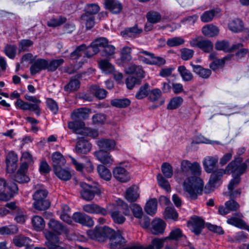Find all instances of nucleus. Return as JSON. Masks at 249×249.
<instances>
[{"mask_svg":"<svg viewBox=\"0 0 249 249\" xmlns=\"http://www.w3.org/2000/svg\"><path fill=\"white\" fill-rule=\"evenodd\" d=\"M180 170L187 177L183 182L184 190L188 194L191 199H196L198 196L202 195L204 186L203 181L198 177L201 172L199 164L196 161L192 163L184 160L180 163Z\"/></svg>","mask_w":249,"mask_h":249,"instance_id":"1","label":"nucleus"},{"mask_svg":"<svg viewBox=\"0 0 249 249\" xmlns=\"http://www.w3.org/2000/svg\"><path fill=\"white\" fill-rule=\"evenodd\" d=\"M81 190L80 191V196L83 199L89 201L92 200L96 195L101 193L100 189L96 186L89 185L83 182H80Z\"/></svg>","mask_w":249,"mask_h":249,"instance_id":"2","label":"nucleus"},{"mask_svg":"<svg viewBox=\"0 0 249 249\" xmlns=\"http://www.w3.org/2000/svg\"><path fill=\"white\" fill-rule=\"evenodd\" d=\"M243 159L240 157H235L226 167L227 174L241 175L246 172V166L242 163Z\"/></svg>","mask_w":249,"mask_h":249,"instance_id":"3","label":"nucleus"},{"mask_svg":"<svg viewBox=\"0 0 249 249\" xmlns=\"http://www.w3.org/2000/svg\"><path fill=\"white\" fill-rule=\"evenodd\" d=\"M212 173L208 183L204 188V192L205 194H209L214 187L215 184L221 179L223 176L227 174L226 169L216 168L213 170Z\"/></svg>","mask_w":249,"mask_h":249,"instance_id":"4","label":"nucleus"},{"mask_svg":"<svg viewBox=\"0 0 249 249\" xmlns=\"http://www.w3.org/2000/svg\"><path fill=\"white\" fill-rule=\"evenodd\" d=\"M190 44L192 47H198L205 53H210L213 50V43L207 39H204L201 37H197L192 39L190 41Z\"/></svg>","mask_w":249,"mask_h":249,"instance_id":"5","label":"nucleus"},{"mask_svg":"<svg viewBox=\"0 0 249 249\" xmlns=\"http://www.w3.org/2000/svg\"><path fill=\"white\" fill-rule=\"evenodd\" d=\"M45 236L47 240L45 245L49 249H67L65 247H61L57 245L59 242L58 236L50 231L45 232Z\"/></svg>","mask_w":249,"mask_h":249,"instance_id":"6","label":"nucleus"},{"mask_svg":"<svg viewBox=\"0 0 249 249\" xmlns=\"http://www.w3.org/2000/svg\"><path fill=\"white\" fill-rule=\"evenodd\" d=\"M126 241L122 236L121 231H117L116 234L109 240L108 247L111 249H122L126 245Z\"/></svg>","mask_w":249,"mask_h":249,"instance_id":"7","label":"nucleus"},{"mask_svg":"<svg viewBox=\"0 0 249 249\" xmlns=\"http://www.w3.org/2000/svg\"><path fill=\"white\" fill-rule=\"evenodd\" d=\"M28 166L27 163H22L17 172L14 175V180L19 183H27L30 180V178L26 175Z\"/></svg>","mask_w":249,"mask_h":249,"instance_id":"8","label":"nucleus"},{"mask_svg":"<svg viewBox=\"0 0 249 249\" xmlns=\"http://www.w3.org/2000/svg\"><path fill=\"white\" fill-rule=\"evenodd\" d=\"M218 157L217 155L214 156H207L203 161V165L205 171L208 173H211L213 170L217 168L218 166Z\"/></svg>","mask_w":249,"mask_h":249,"instance_id":"9","label":"nucleus"},{"mask_svg":"<svg viewBox=\"0 0 249 249\" xmlns=\"http://www.w3.org/2000/svg\"><path fill=\"white\" fill-rule=\"evenodd\" d=\"M72 219L77 223L88 227L92 226L94 222L92 218L84 213L80 212L74 213L72 216Z\"/></svg>","mask_w":249,"mask_h":249,"instance_id":"10","label":"nucleus"},{"mask_svg":"<svg viewBox=\"0 0 249 249\" xmlns=\"http://www.w3.org/2000/svg\"><path fill=\"white\" fill-rule=\"evenodd\" d=\"M91 148V143L84 138H79L75 145V152L78 154H86Z\"/></svg>","mask_w":249,"mask_h":249,"instance_id":"11","label":"nucleus"},{"mask_svg":"<svg viewBox=\"0 0 249 249\" xmlns=\"http://www.w3.org/2000/svg\"><path fill=\"white\" fill-rule=\"evenodd\" d=\"M112 173L113 177L117 180L122 182H126L130 179L129 173L125 168L121 166H118L114 168Z\"/></svg>","mask_w":249,"mask_h":249,"instance_id":"12","label":"nucleus"},{"mask_svg":"<svg viewBox=\"0 0 249 249\" xmlns=\"http://www.w3.org/2000/svg\"><path fill=\"white\" fill-rule=\"evenodd\" d=\"M48 60L45 59H37L36 60L30 68L31 74L34 75L42 70H47Z\"/></svg>","mask_w":249,"mask_h":249,"instance_id":"13","label":"nucleus"},{"mask_svg":"<svg viewBox=\"0 0 249 249\" xmlns=\"http://www.w3.org/2000/svg\"><path fill=\"white\" fill-rule=\"evenodd\" d=\"M15 105L21 109L34 111L37 116L40 115V109L39 106H37V105H32V103L24 102L20 99H18L15 103Z\"/></svg>","mask_w":249,"mask_h":249,"instance_id":"14","label":"nucleus"},{"mask_svg":"<svg viewBox=\"0 0 249 249\" xmlns=\"http://www.w3.org/2000/svg\"><path fill=\"white\" fill-rule=\"evenodd\" d=\"M83 210L86 213L92 214H101L103 215L107 214V211L97 204L90 203L84 205Z\"/></svg>","mask_w":249,"mask_h":249,"instance_id":"15","label":"nucleus"},{"mask_svg":"<svg viewBox=\"0 0 249 249\" xmlns=\"http://www.w3.org/2000/svg\"><path fill=\"white\" fill-rule=\"evenodd\" d=\"M48 226L49 228L54 232L58 234H61L63 233H68L69 231L67 227L62 224L58 221L55 220L54 219H51L49 223Z\"/></svg>","mask_w":249,"mask_h":249,"instance_id":"16","label":"nucleus"},{"mask_svg":"<svg viewBox=\"0 0 249 249\" xmlns=\"http://www.w3.org/2000/svg\"><path fill=\"white\" fill-rule=\"evenodd\" d=\"M192 231L196 235L200 234L204 228V221L199 217L195 216L191 218Z\"/></svg>","mask_w":249,"mask_h":249,"instance_id":"17","label":"nucleus"},{"mask_svg":"<svg viewBox=\"0 0 249 249\" xmlns=\"http://www.w3.org/2000/svg\"><path fill=\"white\" fill-rule=\"evenodd\" d=\"M166 223L160 219H155L151 222V231L152 234L158 235L164 232Z\"/></svg>","mask_w":249,"mask_h":249,"instance_id":"18","label":"nucleus"},{"mask_svg":"<svg viewBox=\"0 0 249 249\" xmlns=\"http://www.w3.org/2000/svg\"><path fill=\"white\" fill-rule=\"evenodd\" d=\"M96 143L100 150L103 151H110L113 149L116 145L114 140L108 139H101L97 141Z\"/></svg>","mask_w":249,"mask_h":249,"instance_id":"19","label":"nucleus"},{"mask_svg":"<svg viewBox=\"0 0 249 249\" xmlns=\"http://www.w3.org/2000/svg\"><path fill=\"white\" fill-rule=\"evenodd\" d=\"M17 161V155L13 151L9 152L6 159L7 169L9 172H12L16 170L18 166Z\"/></svg>","mask_w":249,"mask_h":249,"instance_id":"20","label":"nucleus"},{"mask_svg":"<svg viewBox=\"0 0 249 249\" xmlns=\"http://www.w3.org/2000/svg\"><path fill=\"white\" fill-rule=\"evenodd\" d=\"M105 8L113 14L119 13L123 9L122 4L118 0H105Z\"/></svg>","mask_w":249,"mask_h":249,"instance_id":"21","label":"nucleus"},{"mask_svg":"<svg viewBox=\"0 0 249 249\" xmlns=\"http://www.w3.org/2000/svg\"><path fill=\"white\" fill-rule=\"evenodd\" d=\"M94 155L97 159L104 164L111 165L113 163V160L111 158L109 153H108L107 151L99 150L95 152Z\"/></svg>","mask_w":249,"mask_h":249,"instance_id":"22","label":"nucleus"},{"mask_svg":"<svg viewBox=\"0 0 249 249\" xmlns=\"http://www.w3.org/2000/svg\"><path fill=\"white\" fill-rule=\"evenodd\" d=\"M233 215L238 217L232 216L231 218H228L227 220V223L237 228H245L247 226L246 222L242 219L239 218L243 217L242 214L240 212H237L234 213Z\"/></svg>","mask_w":249,"mask_h":249,"instance_id":"23","label":"nucleus"},{"mask_svg":"<svg viewBox=\"0 0 249 249\" xmlns=\"http://www.w3.org/2000/svg\"><path fill=\"white\" fill-rule=\"evenodd\" d=\"M87 234L89 238L91 239L100 242L104 241V236L103 233L102 227H96L94 229L89 230Z\"/></svg>","mask_w":249,"mask_h":249,"instance_id":"24","label":"nucleus"},{"mask_svg":"<svg viewBox=\"0 0 249 249\" xmlns=\"http://www.w3.org/2000/svg\"><path fill=\"white\" fill-rule=\"evenodd\" d=\"M125 72L127 74H134L136 77L142 79L144 77V71L140 66H137L134 64H130L125 69Z\"/></svg>","mask_w":249,"mask_h":249,"instance_id":"25","label":"nucleus"},{"mask_svg":"<svg viewBox=\"0 0 249 249\" xmlns=\"http://www.w3.org/2000/svg\"><path fill=\"white\" fill-rule=\"evenodd\" d=\"M190 65L193 68V71L203 78H209L212 73L210 69H205L200 65H195L192 63Z\"/></svg>","mask_w":249,"mask_h":249,"instance_id":"26","label":"nucleus"},{"mask_svg":"<svg viewBox=\"0 0 249 249\" xmlns=\"http://www.w3.org/2000/svg\"><path fill=\"white\" fill-rule=\"evenodd\" d=\"M53 170L64 165L66 163V160L63 156L59 152L53 154L52 157Z\"/></svg>","mask_w":249,"mask_h":249,"instance_id":"27","label":"nucleus"},{"mask_svg":"<svg viewBox=\"0 0 249 249\" xmlns=\"http://www.w3.org/2000/svg\"><path fill=\"white\" fill-rule=\"evenodd\" d=\"M221 12L219 8H215L204 12L200 16L201 20L203 22L211 21L216 15Z\"/></svg>","mask_w":249,"mask_h":249,"instance_id":"28","label":"nucleus"},{"mask_svg":"<svg viewBox=\"0 0 249 249\" xmlns=\"http://www.w3.org/2000/svg\"><path fill=\"white\" fill-rule=\"evenodd\" d=\"M89 110L87 108H81L74 110L72 117L74 120H86L89 117Z\"/></svg>","mask_w":249,"mask_h":249,"instance_id":"29","label":"nucleus"},{"mask_svg":"<svg viewBox=\"0 0 249 249\" xmlns=\"http://www.w3.org/2000/svg\"><path fill=\"white\" fill-rule=\"evenodd\" d=\"M81 77V74H78L72 78L69 83L64 87V89L66 91L71 92L77 90L80 87V83L78 78Z\"/></svg>","mask_w":249,"mask_h":249,"instance_id":"30","label":"nucleus"},{"mask_svg":"<svg viewBox=\"0 0 249 249\" xmlns=\"http://www.w3.org/2000/svg\"><path fill=\"white\" fill-rule=\"evenodd\" d=\"M53 170L55 175L62 180L68 181L71 178V172L69 170L62 168V167H59Z\"/></svg>","mask_w":249,"mask_h":249,"instance_id":"31","label":"nucleus"},{"mask_svg":"<svg viewBox=\"0 0 249 249\" xmlns=\"http://www.w3.org/2000/svg\"><path fill=\"white\" fill-rule=\"evenodd\" d=\"M142 30V29H139L137 25L134 27L127 28L122 31L121 35L124 37H135L138 34H141Z\"/></svg>","mask_w":249,"mask_h":249,"instance_id":"32","label":"nucleus"},{"mask_svg":"<svg viewBox=\"0 0 249 249\" xmlns=\"http://www.w3.org/2000/svg\"><path fill=\"white\" fill-rule=\"evenodd\" d=\"M14 245L18 247L32 243V240L29 237L20 234L14 236L13 239Z\"/></svg>","mask_w":249,"mask_h":249,"instance_id":"33","label":"nucleus"},{"mask_svg":"<svg viewBox=\"0 0 249 249\" xmlns=\"http://www.w3.org/2000/svg\"><path fill=\"white\" fill-rule=\"evenodd\" d=\"M202 32L206 36L213 37L218 35L219 30L216 26L213 24H208L202 28Z\"/></svg>","mask_w":249,"mask_h":249,"instance_id":"34","label":"nucleus"},{"mask_svg":"<svg viewBox=\"0 0 249 249\" xmlns=\"http://www.w3.org/2000/svg\"><path fill=\"white\" fill-rule=\"evenodd\" d=\"M157 210V200L156 198L150 199L144 207L145 212L149 215L154 214Z\"/></svg>","mask_w":249,"mask_h":249,"instance_id":"35","label":"nucleus"},{"mask_svg":"<svg viewBox=\"0 0 249 249\" xmlns=\"http://www.w3.org/2000/svg\"><path fill=\"white\" fill-rule=\"evenodd\" d=\"M131 103L130 100L126 98L122 99H114L110 101L112 106L118 108H125L128 107Z\"/></svg>","mask_w":249,"mask_h":249,"instance_id":"36","label":"nucleus"},{"mask_svg":"<svg viewBox=\"0 0 249 249\" xmlns=\"http://www.w3.org/2000/svg\"><path fill=\"white\" fill-rule=\"evenodd\" d=\"M100 68L106 73L109 74L114 71V66L107 60L102 59L98 61Z\"/></svg>","mask_w":249,"mask_h":249,"instance_id":"37","label":"nucleus"},{"mask_svg":"<svg viewBox=\"0 0 249 249\" xmlns=\"http://www.w3.org/2000/svg\"><path fill=\"white\" fill-rule=\"evenodd\" d=\"M167 237L162 238H155L152 239L151 244L146 247V249H161L164 246Z\"/></svg>","mask_w":249,"mask_h":249,"instance_id":"38","label":"nucleus"},{"mask_svg":"<svg viewBox=\"0 0 249 249\" xmlns=\"http://www.w3.org/2000/svg\"><path fill=\"white\" fill-rule=\"evenodd\" d=\"M139 197V194L137 192V188L135 187H130L126 191L125 198L129 202H134Z\"/></svg>","mask_w":249,"mask_h":249,"instance_id":"39","label":"nucleus"},{"mask_svg":"<svg viewBox=\"0 0 249 249\" xmlns=\"http://www.w3.org/2000/svg\"><path fill=\"white\" fill-rule=\"evenodd\" d=\"M229 27L232 32L235 33L241 32L244 28L243 22L241 19L236 18L232 20L229 23Z\"/></svg>","mask_w":249,"mask_h":249,"instance_id":"40","label":"nucleus"},{"mask_svg":"<svg viewBox=\"0 0 249 249\" xmlns=\"http://www.w3.org/2000/svg\"><path fill=\"white\" fill-rule=\"evenodd\" d=\"M178 71L180 74L183 80L185 82L190 81L193 78V74L184 66H179Z\"/></svg>","mask_w":249,"mask_h":249,"instance_id":"41","label":"nucleus"},{"mask_svg":"<svg viewBox=\"0 0 249 249\" xmlns=\"http://www.w3.org/2000/svg\"><path fill=\"white\" fill-rule=\"evenodd\" d=\"M163 214L166 219L177 220L178 217V213L173 206L167 207L165 209Z\"/></svg>","mask_w":249,"mask_h":249,"instance_id":"42","label":"nucleus"},{"mask_svg":"<svg viewBox=\"0 0 249 249\" xmlns=\"http://www.w3.org/2000/svg\"><path fill=\"white\" fill-rule=\"evenodd\" d=\"M146 17L148 21L152 24L159 22L161 19L160 14L155 11H149L147 13Z\"/></svg>","mask_w":249,"mask_h":249,"instance_id":"43","label":"nucleus"},{"mask_svg":"<svg viewBox=\"0 0 249 249\" xmlns=\"http://www.w3.org/2000/svg\"><path fill=\"white\" fill-rule=\"evenodd\" d=\"M90 90L95 96L99 99H104L107 95V92L104 89L100 88L99 86L95 85L90 87Z\"/></svg>","mask_w":249,"mask_h":249,"instance_id":"44","label":"nucleus"},{"mask_svg":"<svg viewBox=\"0 0 249 249\" xmlns=\"http://www.w3.org/2000/svg\"><path fill=\"white\" fill-rule=\"evenodd\" d=\"M97 171L101 178L107 181L111 179V173L104 165H99L97 167Z\"/></svg>","mask_w":249,"mask_h":249,"instance_id":"45","label":"nucleus"},{"mask_svg":"<svg viewBox=\"0 0 249 249\" xmlns=\"http://www.w3.org/2000/svg\"><path fill=\"white\" fill-rule=\"evenodd\" d=\"M132 49L130 47L125 46L120 51L121 60L123 62H128L132 59L130 54Z\"/></svg>","mask_w":249,"mask_h":249,"instance_id":"46","label":"nucleus"},{"mask_svg":"<svg viewBox=\"0 0 249 249\" xmlns=\"http://www.w3.org/2000/svg\"><path fill=\"white\" fill-rule=\"evenodd\" d=\"M32 224L34 229L36 231H41L45 227V222L43 219L39 216H35L32 218Z\"/></svg>","mask_w":249,"mask_h":249,"instance_id":"47","label":"nucleus"},{"mask_svg":"<svg viewBox=\"0 0 249 249\" xmlns=\"http://www.w3.org/2000/svg\"><path fill=\"white\" fill-rule=\"evenodd\" d=\"M15 220L18 223H24L27 218L25 211L23 209L17 208L15 212Z\"/></svg>","mask_w":249,"mask_h":249,"instance_id":"48","label":"nucleus"},{"mask_svg":"<svg viewBox=\"0 0 249 249\" xmlns=\"http://www.w3.org/2000/svg\"><path fill=\"white\" fill-rule=\"evenodd\" d=\"M149 89L148 83H145L140 88L136 94L135 97L139 100L144 98L147 96Z\"/></svg>","mask_w":249,"mask_h":249,"instance_id":"49","label":"nucleus"},{"mask_svg":"<svg viewBox=\"0 0 249 249\" xmlns=\"http://www.w3.org/2000/svg\"><path fill=\"white\" fill-rule=\"evenodd\" d=\"M33 205L34 208L39 211H44L48 209L50 206V202L47 199L35 201Z\"/></svg>","mask_w":249,"mask_h":249,"instance_id":"50","label":"nucleus"},{"mask_svg":"<svg viewBox=\"0 0 249 249\" xmlns=\"http://www.w3.org/2000/svg\"><path fill=\"white\" fill-rule=\"evenodd\" d=\"M64 62V60L62 58L58 59H53L50 61H48L47 70L49 71H54L59 66L61 65Z\"/></svg>","mask_w":249,"mask_h":249,"instance_id":"51","label":"nucleus"},{"mask_svg":"<svg viewBox=\"0 0 249 249\" xmlns=\"http://www.w3.org/2000/svg\"><path fill=\"white\" fill-rule=\"evenodd\" d=\"M142 79L141 78L133 76H128L125 79V84L127 88L129 89H132L136 85H140L141 84Z\"/></svg>","mask_w":249,"mask_h":249,"instance_id":"52","label":"nucleus"},{"mask_svg":"<svg viewBox=\"0 0 249 249\" xmlns=\"http://www.w3.org/2000/svg\"><path fill=\"white\" fill-rule=\"evenodd\" d=\"M183 99L179 96L175 97L172 99L168 103L167 108L173 110L178 108L182 103Z\"/></svg>","mask_w":249,"mask_h":249,"instance_id":"53","label":"nucleus"},{"mask_svg":"<svg viewBox=\"0 0 249 249\" xmlns=\"http://www.w3.org/2000/svg\"><path fill=\"white\" fill-rule=\"evenodd\" d=\"M67 18L62 16H59L58 18H53L47 22V25L51 27H56L66 22Z\"/></svg>","mask_w":249,"mask_h":249,"instance_id":"54","label":"nucleus"},{"mask_svg":"<svg viewBox=\"0 0 249 249\" xmlns=\"http://www.w3.org/2000/svg\"><path fill=\"white\" fill-rule=\"evenodd\" d=\"M120 211L117 209V210L110 212V214L115 223L122 224L125 221V218L120 213Z\"/></svg>","mask_w":249,"mask_h":249,"instance_id":"55","label":"nucleus"},{"mask_svg":"<svg viewBox=\"0 0 249 249\" xmlns=\"http://www.w3.org/2000/svg\"><path fill=\"white\" fill-rule=\"evenodd\" d=\"M85 13L89 16L96 14L100 10V7L95 3L88 4L85 7Z\"/></svg>","mask_w":249,"mask_h":249,"instance_id":"56","label":"nucleus"},{"mask_svg":"<svg viewBox=\"0 0 249 249\" xmlns=\"http://www.w3.org/2000/svg\"><path fill=\"white\" fill-rule=\"evenodd\" d=\"M87 48V46L85 44H82L77 46L75 50L71 53V57L73 59L79 58L81 56L82 53L85 51Z\"/></svg>","mask_w":249,"mask_h":249,"instance_id":"57","label":"nucleus"},{"mask_svg":"<svg viewBox=\"0 0 249 249\" xmlns=\"http://www.w3.org/2000/svg\"><path fill=\"white\" fill-rule=\"evenodd\" d=\"M161 171L164 176L167 178H170L173 174V168L171 165L168 162H164L161 167Z\"/></svg>","mask_w":249,"mask_h":249,"instance_id":"58","label":"nucleus"},{"mask_svg":"<svg viewBox=\"0 0 249 249\" xmlns=\"http://www.w3.org/2000/svg\"><path fill=\"white\" fill-rule=\"evenodd\" d=\"M215 48L217 50L223 51L225 52H230L231 51L229 42L224 40L216 41Z\"/></svg>","mask_w":249,"mask_h":249,"instance_id":"59","label":"nucleus"},{"mask_svg":"<svg viewBox=\"0 0 249 249\" xmlns=\"http://www.w3.org/2000/svg\"><path fill=\"white\" fill-rule=\"evenodd\" d=\"M18 228L15 225L9 227L4 226L0 228V234L1 235L15 234L18 232Z\"/></svg>","mask_w":249,"mask_h":249,"instance_id":"60","label":"nucleus"},{"mask_svg":"<svg viewBox=\"0 0 249 249\" xmlns=\"http://www.w3.org/2000/svg\"><path fill=\"white\" fill-rule=\"evenodd\" d=\"M184 42V40L181 37H174L169 38L166 44L169 47H173L182 45Z\"/></svg>","mask_w":249,"mask_h":249,"instance_id":"61","label":"nucleus"},{"mask_svg":"<svg viewBox=\"0 0 249 249\" xmlns=\"http://www.w3.org/2000/svg\"><path fill=\"white\" fill-rule=\"evenodd\" d=\"M48 194V191L45 189L36 190L33 195V199L34 201L46 199Z\"/></svg>","mask_w":249,"mask_h":249,"instance_id":"62","label":"nucleus"},{"mask_svg":"<svg viewBox=\"0 0 249 249\" xmlns=\"http://www.w3.org/2000/svg\"><path fill=\"white\" fill-rule=\"evenodd\" d=\"M17 47L15 45H7L4 48L5 54L11 59H13L16 55Z\"/></svg>","mask_w":249,"mask_h":249,"instance_id":"63","label":"nucleus"},{"mask_svg":"<svg viewBox=\"0 0 249 249\" xmlns=\"http://www.w3.org/2000/svg\"><path fill=\"white\" fill-rule=\"evenodd\" d=\"M225 206L228 207L230 212H235L238 211L240 206L239 204L234 199H231L225 203Z\"/></svg>","mask_w":249,"mask_h":249,"instance_id":"64","label":"nucleus"}]
</instances>
